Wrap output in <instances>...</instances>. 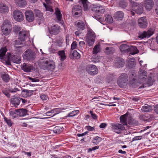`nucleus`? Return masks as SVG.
Wrapping results in <instances>:
<instances>
[{
  "mask_svg": "<svg viewBox=\"0 0 158 158\" xmlns=\"http://www.w3.org/2000/svg\"><path fill=\"white\" fill-rule=\"evenodd\" d=\"M105 20L109 23L113 22V19L111 16L109 15H106L105 16Z\"/></svg>",
  "mask_w": 158,
  "mask_h": 158,
  "instance_id": "44",
  "label": "nucleus"
},
{
  "mask_svg": "<svg viewBox=\"0 0 158 158\" xmlns=\"http://www.w3.org/2000/svg\"><path fill=\"white\" fill-rule=\"evenodd\" d=\"M83 4L84 10L85 11H86L89 8V6L88 5L89 2L87 0H81Z\"/></svg>",
  "mask_w": 158,
  "mask_h": 158,
  "instance_id": "39",
  "label": "nucleus"
},
{
  "mask_svg": "<svg viewBox=\"0 0 158 158\" xmlns=\"http://www.w3.org/2000/svg\"><path fill=\"white\" fill-rule=\"evenodd\" d=\"M86 70L89 74L92 75L97 74L98 72L97 67L95 65L93 64L87 65L86 67Z\"/></svg>",
  "mask_w": 158,
  "mask_h": 158,
  "instance_id": "8",
  "label": "nucleus"
},
{
  "mask_svg": "<svg viewBox=\"0 0 158 158\" xmlns=\"http://www.w3.org/2000/svg\"><path fill=\"white\" fill-rule=\"evenodd\" d=\"M15 2L16 5L20 7H24L27 4L25 0H15Z\"/></svg>",
  "mask_w": 158,
  "mask_h": 158,
  "instance_id": "25",
  "label": "nucleus"
},
{
  "mask_svg": "<svg viewBox=\"0 0 158 158\" xmlns=\"http://www.w3.org/2000/svg\"><path fill=\"white\" fill-rule=\"evenodd\" d=\"M57 110V109H54L51 111L47 112L46 114L47 116H54L56 114V113H55V112Z\"/></svg>",
  "mask_w": 158,
  "mask_h": 158,
  "instance_id": "46",
  "label": "nucleus"
},
{
  "mask_svg": "<svg viewBox=\"0 0 158 158\" xmlns=\"http://www.w3.org/2000/svg\"><path fill=\"white\" fill-rule=\"evenodd\" d=\"M153 32L151 30H148L147 31H144L140 33L139 37L140 38L143 39L144 38H149L153 34Z\"/></svg>",
  "mask_w": 158,
  "mask_h": 158,
  "instance_id": "14",
  "label": "nucleus"
},
{
  "mask_svg": "<svg viewBox=\"0 0 158 158\" xmlns=\"http://www.w3.org/2000/svg\"><path fill=\"white\" fill-rule=\"evenodd\" d=\"M7 51V49L6 47L2 48L0 50V58L2 60H5L6 61V63L8 64H10V63L9 62V60L10 59V54L8 53H7V55L8 56L6 58H5L6 57V53Z\"/></svg>",
  "mask_w": 158,
  "mask_h": 158,
  "instance_id": "6",
  "label": "nucleus"
},
{
  "mask_svg": "<svg viewBox=\"0 0 158 158\" xmlns=\"http://www.w3.org/2000/svg\"><path fill=\"white\" fill-rule=\"evenodd\" d=\"M13 62L16 64H19L21 62V59L19 57H16L13 60Z\"/></svg>",
  "mask_w": 158,
  "mask_h": 158,
  "instance_id": "58",
  "label": "nucleus"
},
{
  "mask_svg": "<svg viewBox=\"0 0 158 158\" xmlns=\"http://www.w3.org/2000/svg\"><path fill=\"white\" fill-rule=\"evenodd\" d=\"M27 34L28 32L25 31H20L19 32V38L21 39V41H24L25 40Z\"/></svg>",
  "mask_w": 158,
  "mask_h": 158,
  "instance_id": "30",
  "label": "nucleus"
},
{
  "mask_svg": "<svg viewBox=\"0 0 158 158\" xmlns=\"http://www.w3.org/2000/svg\"><path fill=\"white\" fill-rule=\"evenodd\" d=\"M77 47V42L75 41H73L71 45V49L73 50L75 49Z\"/></svg>",
  "mask_w": 158,
  "mask_h": 158,
  "instance_id": "57",
  "label": "nucleus"
},
{
  "mask_svg": "<svg viewBox=\"0 0 158 158\" xmlns=\"http://www.w3.org/2000/svg\"><path fill=\"white\" fill-rule=\"evenodd\" d=\"M119 4L120 6L123 8L127 7L128 5L127 2L124 0L120 1L119 2Z\"/></svg>",
  "mask_w": 158,
  "mask_h": 158,
  "instance_id": "47",
  "label": "nucleus"
},
{
  "mask_svg": "<svg viewBox=\"0 0 158 158\" xmlns=\"http://www.w3.org/2000/svg\"><path fill=\"white\" fill-rule=\"evenodd\" d=\"M138 24L139 26L142 28H145L147 26L148 23L147 20L145 17L139 18L138 21Z\"/></svg>",
  "mask_w": 158,
  "mask_h": 158,
  "instance_id": "12",
  "label": "nucleus"
},
{
  "mask_svg": "<svg viewBox=\"0 0 158 158\" xmlns=\"http://www.w3.org/2000/svg\"><path fill=\"white\" fill-rule=\"evenodd\" d=\"M129 1L131 2L132 8L133 11L138 14H140L143 13V7L142 4L132 1L131 0H129Z\"/></svg>",
  "mask_w": 158,
  "mask_h": 158,
  "instance_id": "4",
  "label": "nucleus"
},
{
  "mask_svg": "<svg viewBox=\"0 0 158 158\" xmlns=\"http://www.w3.org/2000/svg\"><path fill=\"white\" fill-rule=\"evenodd\" d=\"M90 113L91 114L92 117L93 119H97L98 116H97L94 113H93V111H90Z\"/></svg>",
  "mask_w": 158,
  "mask_h": 158,
  "instance_id": "59",
  "label": "nucleus"
},
{
  "mask_svg": "<svg viewBox=\"0 0 158 158\" xmlns=\"http://www.w3.org/2000/svg\"><path fill=\"white\" fill-rule=\"evenodd\" d=\"M40 63L42 68L44 69L52 71L55 68V63L52 60H44L40 62Z\"/></svg>",
  "mask_w": 158,
  "mask_h": 158,
  "instance_id": "1",
  "label": "nucleus"
},
{
  "mask_svg": "<svg viewBox=\"0 0 158 158\" xmlns=\"http://www.w3.org/2000/svg\"><path fill=\"white\" fill-rule=\"evenodd\" d=\"M114 51V48L112 47H110L106 48L105 52L107 54H113Z\"/></svg>",
  "mask_w": 158,
  "mask_h": 158,
  "instance_id": "38",
  "label": "nucleus"
},
{
  "mask_svg": "<svg viewBox=\"0 0 158 158\" xmlns=\"http://www.w3.org/2000/svg\"><path fill=\"white\" fill-rule=\"evenodd\" d=\"M112 126L113 131L118 134L121 133V131L125 129L124 126L119 123L113 124Z\"/></svg>",
  "mask_w": 158,
  "mask_h": 158,
  "instance_id": "9",
  "label": "nucleus"
},
{
  "mask_svg": "<svg viewBox=\"0 0 158 158\" xmlns=\"http://www.w3.org/2000/svg\"><path fill=\"white\" fill-rule=\"evenodd\" d=\"M9 91L11 93H15L19 91V90L17 87H15L14 88H12L9 89Z\"/></svg>",
  "mask_w": 158,
  "mask_h": 158,
  "instance_id": "53",
  "label": "nucleus"
},
{
  "mask_svg": "<svg viewBox=\"0 0 158 158\" xmlns=\"http://www.w3.org/2000/svg\"><path fill=\"white\" fill-rule=\"evenodd\" d=\"M28 79L29 80H31L32 82H39V80L37 78H32L29 77H28Z\"/></svg>",
  "mask_w": 158,
  "mask_h": 158,
  "instance_id": "61",
  "label": "nucleus"
},
{
  "mask_svg": "<svg viewBox=\"0 0 158 158\" xmlns=\"http://www.w3.org/2000/svg\"><path fill=\"white\" fill-rule=\"evenodd\" d=\"M18 112L19 117L23 116L27 114V110L25 109H17Z\"/></svg>",
  "mask_w": 158,
  "mask_h": 158,
  "instance_id": "34",
  "label": "nucleus"
},
{
  "mask_svg": "<svg viewBox=\"0 0 158 158\" xmlns=\"http://www.w3.org/2000/svg\"><path fill=\"white\" fill-rule=\"evenodd\" d=\"M102 140V138L98 136H96L93 139L92 142L95 144H98Z\"/></svg>",
  "mask_w": 158,
  "mask_h": 158,
  "instance_id": "42",
  "label": "nucleus"
},
{
  "mask_svg": "<svg viewBox=\"0 0 158 158\" xmlns=\"http://www.w3.org/2000/svg\"><path fill=\"white\" fill-rule=\"evenodd\" d=\"M129 51H131L130 54L131 55H134L137 53L139 51L137 48L135 46H131L130 47Z\"/></svg>",
  "mask_w": 158,
  "mask_h": 158,
  "instance_id": "36",
  "label": "nucleus"
},
{
  "mask_svg": "<svg viewBox=\"0 0 158 158\" xmlns=\"http://www.w3.org/2000/svg\"><path fill=\"white\" fill-rule=\"evenodd\" d=\"M127 115L126 114L121 115L120 119L121 123L123 124V125H127Z\"/></svg>",
  "mask_w": 158,
  "mask_h": 158,
  "instance_id": "32",
  "label": "nucleus"
},
{
  "mask_svg": "<svg viewBox=\"0 0 158 158\" xmlns=\"http://www.w3.org/2000/svg\"><path fill=\"white\" fill-rule=\"evenodd\" d=\"M72 12L75 15H80L81 12V8L80 6L76 5L73 6Z\"/></svg>",
  "mask_w": 158,
  "mask_h": 158,
  "instance_id": "15",
  "label": "nucleus"
},
{
  "mask_svg": "<svg viewBox=\"0 0 158 158\" xmlns=\"http://www.w3.org/2000/svg\"><path fill=\"white\" fill-rule=\"evenodd\" d=\"M26 93L28 96H30L32 94V92L36 91V89L31 90H25Z\"/></svg>",
  "mask_w": 158,
  "mask_h": 158,
  "instance_id": "55",
  "label": "nucleus"
},
{
  "mask_svg": "<svg viewBox=\"0 0 158 158\" xmlns=\"http://www.w3.org/2000/svg\"><path fill=\"white\" fill-rule=\"evenodd\" d=\"M10 114L13 118H15L19 117L18 112L17 110H14L10 111Z\"/></svg>",
  "mask_w": 158,
  "mask_h": 158,
  "instance_id": "43",
  "label": "nucleus"
},
{
  "mask_svg": "<svg viewBox=\"0 0 158 158\" xmlns=\"http://www.w3.org/2000/svg\"><path fill=\"white\" fill-rule=\"evenodd\" d=\"M23 57L24 59L28 61H32L36 58V55L34 51L28 49L24 53Z\"/></svg>",
  "mask_w": 158,
  "mask_h": 158,
  "instance_id": "3",
  "label": "nucleus"
},
{
  "mask_svg": "<svg viewBox=\"0 0 158 158\" xmlns=\"http://www.w3.org/2000/svg\"><path fill=\"white\" fill-rule=\"evenodd\" d=\"M152 110V106L148 104H146L142 106L141 110L143 112H148L151 111Z\"/></svg>",
  "mask_w": 158,
  "mask_h": 158,
  "instance_id": "27",
  "label": "nucleus"
},
{
  "mask_svg": "<svg viewBox=\"0 0 158 158\" xmlns=\"http://www.w3.org/2000/svg\"><path fill=\"white\" fill-rule=\"evenodd\" d=\"M135 74V73H132L129 76V78L131 80V81H135L136 79Z\"/></svg>",
  "mask_w": 158,
  "mask_h": 158,
  "instance_id": "54",
  "label": "nucleus"
},
{
  "mask_svg": "<svg viewBox=\"0 0 158 158\" xmlns=\"http://www.w3.org/2000/svg\"><path fill=\"white\" fill-rule=\"evenodd\" d=\"M130 47L128 45L125 44H123L121 45L119 48L122 52H124L126 51H129Z\"/></svg>",
  "mask_w": 158,
  "mask_h": 158,
  "instance_id": "33",
  "label": "nucleus"
},
{
  "mask_svg": "<svg viewBox=\"0 0 158 158\" xmlns=\"http://www.w3.org/2000/svg\"><path fill=\"white\" fill-rule=\"evenodd\" d=\"M124 14L122 11H118L115 13L114 15V18L117 20H121L124 17Z\"/></svg>",
  "mask_w": 158,
  "mask_h": 158,
  "instance_id": "23",
  "label": "nucleus"
},
{
  "mask_svg": "<svg viewBox=\"0 0 158 158\" xmlns=\"http://www.w3.org/2000/svg\"><path fill=\"white\" fill-rule=\"evenodd\" d=\"M21 99L20 98L14 96L13 98L11 99V101L12 104L16 107L19 105Z\"/></svg>",
  "mask_w": 158,
  "mask_h": 158,
  "instance_id": "20",
  "label": "nucleus"
},
{
  "mask_svg": "<svg viewBox=\"0 0 158 158\" xmlns=\"http://www.w3.org/2000/svg\"><path fill=\"white\" fill-rule=\"evenodd\" d=\"M128 81V78L127 74L125 73H122L118 78L117 84L120 87L123 88L127 85Z\"/></svg>",
  "mask_w": 158,
  "mask_h": 158,
  "instance_id": "2",
  "label": "nucleus"
},
{
  "mask_svg": "<svg viewBox=\"0 0 158 158\" xmlns=\"http://www.w3.org/2000/svg\"><path fill=\"white\" fill-rule=\"evenodd\" d=\"M124 64V61L123 59L120 58H116L114 66L117 68L122 67Z\"/></svg>",
  "mask_w": 158,
  "mask_h": 158,
  "instance_id": "17",
  "label": "nucleus"
},
{
  "mask_svg": "<svg viewBox=\"0 0 158 158\" xmlns=\"http://www.w3.org/2000/svg\"><path fill=\"white\" fill-rule=\"evenodd\" d=\"M92 10L98 13H103L105 11L104 6L99 5H94Z\"/></svg>",
  "mask_w": 158,
  "mask_h": 158,
  "instance_id": "10",
  "label": "nucleus"
},
{
  "mask_svg": "<svg viewBox=\"0 0 158 158\" xmlns=\"http://www.w3.org/2000/svg\"><path fill=\"white\" fill-rule=\"evenodd\" d=\"M100 58L99 57H95L94 56L92 59V61L94 63H96L100 61Z\"/></svg>",
  "mask_w": 158,
  "mask_h": 158,
  "instance_id": "51",
  "label": "nucleus"
},
{
  "mask_svg": "<svg viewBox=\"0 0 158 158\" xmlns=\"http://www.w3.org/2000/svg\"><path fill=\"white\" fill-rule=\"evenodd\" d=\"M26 20L29 22H32L34 19V16L33 12L31 10H27L25 13Z\"/></svg>",
  "mask_w": 158,
  "mask_h": 158,
  "instance_id": "11",
  "label": "nucleus"
},
{
  "mask_svg": "<svg viewBox=\"0 0 158 158\" xmlns=\"http://www.w3.org/2000/svg\"><path fill=\"white\" fill-rule=\"evenodd\" d=\"M13 16L14 19L18 22H21L24 19L23 14L20 10H15L13 11Z\"/></svg>",
  "mask_w": 158,
  "mask_h": 158,
  "instance_id": "7",
  "label": "nucleus"
},
{
  "mask_svg": "<svg viewBox=\"0 0 158 158\" xmlns=\"http://www.w3.org/2000/svg\"><path fill=\"white\" fill-rule=\"evenodd\" d=\"M86 40L89 45L90 46H92L94 42V39L95 37V34L91 29H88Z\"/></svg>",
  "mask_w": 158,
  "mask_h": 158,
  "instance_id": "5",
  "label": "nucleus"
},
{
  "mask_svg": "<svg viewBox=\"0 0 158 158\" xmlns=\"http://www.w3.org/2000/svg\"><path fill=\"white\" fill-rule=\"evenodd\" d=\"M79 112L78 110H74L68 114L66 117H73L77 114Z\"/></svg>",
  "mask_w": 158,
  "mask_h": 158,
  "instance_id": "50",
  "label": "nucleus"
},
{
  "mask_svg": "<svg viewBox=\"0 0 158 158\" xmlns=\"http://www.w3.org/2000/svg\"><path fill=\"white\" fill-rule=\"evenodd\" d=\"M55 44L59 47L61 46L62 42L60 40H56V42L55 43Z\"/></svg>",
  "mask_w": 158,
  "mask_h": 158,
  "instance_id": "60",
  "label": "nucleus"
},
{
  "mask_svg": "<svg viewBox=\"0 0 158 158\" xmlns=\"http://www.w3.org/2000/svg\"><path fill=\"white\" fill-rule=\"evenodd\" d=\"M21 39L19 38L18 40H16L15 41V47L20 48L23 46L19 45L22 44V42L23 41H21Z\"/></svg>",
  "mask_w": 158,
  "mask_h": 158,
  "instance_id": "41",
  "label": "nucleus"
},
{
  "mask_svg": "<svg viewBox=\"0 0 158 158\" xmlns=\"http://www.w3.org/2000/svg\"><path fill=\"white\" fill-rule=\"evenodd\" d=\"M4 121L9 127H11L12 125L13 122L10 119H9L5 117H4Z\"/></svg>",
  "mask_w": 158,
  "mask_h": 158,
  "instance_id": "48",
  "label": "nucleus"
},
{
  "mask_svg": "<svg viewBox=\"0 0 158 158\" xmlns=\"http://www.w3.org/2000/svg\"><path fill=\"white\" fill-rule=\"evenodd\" d=\"M100 51V45L98 44L96 45L93 48V53L95 54H97Z\"/></svg>",
  "mask_w": 158,
  "mask_h": 158,
  "instance_id": "45",
  "label": "nucleus"
},
{
  "mask_svg": "<svg viewBox=\"0 0 158 158\" xmlns=\"http://www.w3.org/2000/svg\"><path fill=\"white\" fill-rule=\"evenodd\" d=\"M139 118L143 120L147 121H150L154 118L152 114H145L144 115H141L139 116Z\"/></svg>",
  "mask_w": 158,
  "mask_h": 158,
  "instance_id": "16",
  "label": "nucleus"
},
{
  "mask_svg": "<svg viewBox=\"0 0 158 158\" xmlns=\"http://www.w3.org/2000/svg\"><path fill=\"white\" fill-rule=\"evenodd\" d=\"M33 67L30 64L23 63L21 66L22 69L26 72H28L31 71L33 69Z\"/></svg>",
  "mask_w": 158,
  "mask_h": 158,
  "instance_id": "19",
  "label": "nucleus"
},
{
  "mask_svg": "<svg viewBox=\"0 0 158 158\" xmlns=\"http://www.w3.org/2000/svg\"><path fill=\"white\" fill-rule=\"evenodd\" d=\"M51 33L54 35H56L60 32L59 27L56 25H54L51 27Z\"/></svg>",
  "mask_w": 158,
  "mask_h": 158,
  "instance_id": "28",
  "label": "nucleus"
},
{
  "mask_svg": "<svg viewBox=\"0 0 158 158\" xmlns=\"http://www.w3.org/2000/svg\"><path fill=\"white\" fill-rule=\"evenodd\" d=\"M94 18L96 19L98 21L100 22H102L103 20V19L99 15H94Z\"/></svg>",
  "mask_w": 158,
  "mask_h": 158,
  "instance_id": "56",
  "label": "nucleus"
},
{
  "mask_svg": "<svg viewBox=\"0 0 158 158\" xmlns=\"http://www.w3.org/2000/svg\"><path fill=\"white\" fill-rule=\"evenodd\" d=\"M55 13L56 15V18L58 22L62 24V22L61 21L62 15L61 13L60 10L58 8H56L55 9Z\"/></svg>",
  "mask_w": 158,
  "mask_h": 158,
  "instance_id": "22",
  "label": "nucleus"
},
{
  "mask_svg": "<svg viewBox=\"0 0 158 158\" xmlns=\"http://www.w3.org/2000/svg\"><path fill=\"white\" fill-rule=\"evenodd\" d=\"M86 128L88 131H93L94 129V127H91L90 126H86Z\"/></svg>",
  "mask_w": 158,
  "mask_h": 158,
  "instance_id": "64",
  "label": "nucleus"
},
{
  "mask_svg": "<svg viewBox=\"0 0 158 158\" xmlns=\"http://www.w3.org/2000/svg\"><path fill=\"white\" fill-rule=\"evenodd\" d=\"M144 6L146 10H150L154 6V2L152 0H144Z\"/></svg>",
  "mask_w": 158,
  "mask_h": 158,
  "instance_id": "13",
  "label": "nucleus"
},
{
  "mask_svg": "<svg viewBox=\"0 0 158 158\" xmlns=\"http://www.w3.org/2000/svg\"><path fill=\"white\" fill-rule=\"evenodd\" d=\"M36 17H38V20H40V22H42L43 21V15L40 10L38 9H35L34 11Z\"/></svg>",
  "mask_w": 158,
  "mask_h": 158,
  "instance_id": "26",
  "label": "nucleus"
},
{
  "mask_svg": "<svg viewBox=\"0 0 158 158\" xmlns=\"http://www.w3.org/2000/svg\"><path fill=\"white\" fill-rule=\"evenodd\" d=\"M2 80L6 82H8L10 80V77L9 75L4 73L1 75Z\"/></svg>",
  "mask_w": 158,
  "mask_h": 158,
  "instance_id": "35",
  "label": "nucleus"
},
{
  "mask_svg": "<svg viewBox=\"0 0 158 158\" xmlns=\"http://www.w3.org/2000/svg\"><path fill=\"white\" fill-rule=\"evenodd\" d=\"M9 11L8 6L4 4H0V12L2 13L5 14L8 13Z\"/></svg>",
  "mask_w": 158,
  "mask_h": 158,
  "instance_id": "21",
  "label": "nucleus"
},
{
  "mask_svg": "<svg viewBox=\"0 0 158 158\" xmlns=\"http://www.w3.org/2000/svg\"><path fill=\"white\" fill-rule=\"evenodd\" d=\"M142 137L141 136H135L132 139V141H133L135 140H140L142 139Z\"/></svg>",
  "mask_w": 158,
  "mask_h": 158,
  "instance_id": "62",
  "label": "nucleus"
},
{
  "mask_svg": "<svg viewBox=\"0 0 158 158\" xmlns=\"http://www.w3.org/2000/svg\"><path fill=\"white\" fill-rule=\"evenodd\" d=\"M58 54L60 56V60L61 61L64 60L66 58V56L64 51H59Z\"/></svg>",
  "mask_w": 158,
  "mask_h": 158,
  "instance_id": "40",
  "label": "nucleus"
},
{
  "mask_svg": "<svg viewBox=\"0 0 158 158\" xmlns=\"http://www.w3.org/2000/svg\"><path fill=\"white\" fill-rule=\"evenodd\" d=\"M139 79L142 80V81H141V82L142 83L143 82H144L143 81H144V79H145V77L147 76V72L144 70H141L139 71Z\"/></svg>",
  "mask_w": 158,
  "mask_h": 158,
  "instance_id": "24",
  "label": "nucleus"
},
{
  "mask_svg": "<svg viewBox=\"0 0 158 158\" xmlns=\"http://www.w3.org/2000/svg\"><path fill=\"white\" fill-rule=\"evenodd\" d=\"M63 127L61 125L56 127L53 129V131L56 134H59L63 131Z\"/></svg>",
  "mask_w": 158,
  "mask_h": 158,
  "instance_id": "31",
  "label": "nucleus"
},
{
  "mask_svg": "<svg viewBox=\"0 0 158 158\" xmlns=\"http://www.w3.org/2000/svg\"><path fill=\"white\" fill-rule=\"evenodd\" d=\"M8 28L12 29V24L8 20H5L2 24V27Z\"/></svg>",
  "mask_w": 158,
  "mask_h": 158,
  "instance_id": "29",
  "label": "nucleus"
},
{
  "mask_svg": "<svg viewBox=\"0 0 158 158\" xmlns=\"http://www.w3.org/2000/svg\"><path fill=\"white\" fill-rule=\"evenodd\" d=\"M73 56L74 58L78 59L80 58L81 55L76 51H74L72 53Z\"/></svg>",
  "mask_w": 158,
  "mask_h": 158,
  "instance_id": "49",
  "label": "nucleus"
},
{
  "mask_svg": "<svg viewBox=\"0 0 158 158\" xmlns=\"http://www.w3.org/2000/svg\"><path fill=\"white\" fill-rule=\"evenodd\" d=\"M154 82L153 80L152 79V78L151 77H149L148 79V81H147V84L148 85V86L152 85L153 82Z\"/></svg>",
  "mask_w": 158,
  "mask_h": 158,
  "instance_id": "52",
  "label": "nucleus"
},
{
  "mask_svg": "<svg viewBox=\"0 0 158 158\" xmlns=\"http://www.w3.org/2000/svg\"><path fill=\"white\" fill-rule=\"evenodd\" d=\"M21 28L18 25H15L14 28V30L15 32H18L21 30Z\"/></svg>",
  "mask_w": 158,
  "mask_h": 158,
  "instance_id": "63",
  "label": "nucleus"
},
{
  "mask_svg": "<svg viewBox=\"0 0 158 158\" xmlns=\"http://www.w3.org/2000/svg\"><path fill=\"white\" fill-rule=\"evenodd\" d=\"M1 29L2 32L6 35H8L10 34L12 30L11 29L9 28V29L8 28L6 27L4 28L3 27H1Z\"/></svg>",
  "mask_w": 158,
  "mask_h": 158,
  "instance_id": "37",
  "label": "nucleus"
},
{
  "mask_svg": "<svg viewBox=\"0 0 158 158\" xmlns=\"http://www.w3.org/2000/svg\"><path fill=\"white\" fill-rule=\"evenodd\" d=\"M75 25L78 30L83 31L85 29V24L82 21H76L75 22Z\"/></svg>",
  "mask_w": 158,
  "mask_h": 158,
  "instance_id": "18",
  "label": "nucleus"
}]
</instances>
